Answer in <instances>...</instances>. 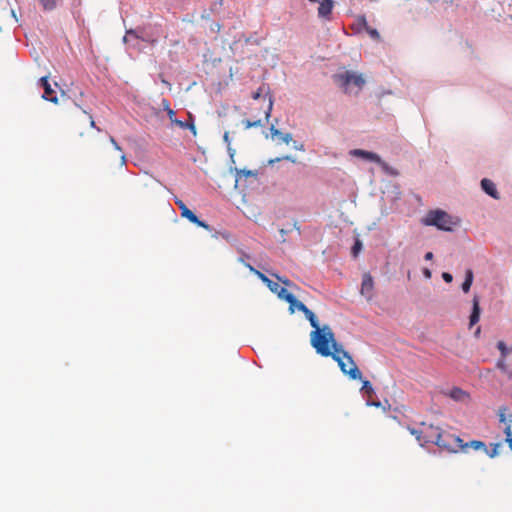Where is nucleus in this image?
I'll return each mask as SVG.
<instances>
[{
    "mask_svg": "<svg viewBox=\"0 0 512 512\" xmlns=\"http://www.w3.org/2000/svg\"><path fill=\"white\" fill-rule=\"evenodd\" d=\"M410 433L416 436V439L421 442V445L425 443H433L438 447L445 449L449 452L456 453V449L452 444V440L447 438L448 433H444L442 429L434 425L422 424L420 430L409 428Z\"/></svg>",
    "mask_w": 512,
    "mask_h": 512,
    "instance_id": "obj_1",
    "label": "nucleus"
},
{
    "mask_svg": "<svg viewBox=\"0 0 512 512\" xmlns=\"http://www.w3.org/2000/svg\"><path fill=\"white\" fill-rule=\"evenodd\" d=\"M312 347L323 357H331L342 345L337 343L334 332L328 325L313 330L310 334Z\"/></svg>",
    "mask_w": 512,
    "mask_h": 512,
    "instance_id": "obj_2",
    "label": "nucleus"
},
{
    "mask_svg": "<svg viewBox=\"0 0 512 512\" xmlns=\"http://www.w3.org/2000/svg\"><path fill=\"white\" fill-rule=\"evenodd\" d=\"M331 357L338 363V366L345 375H348L353 380L362 378V373L351 355L343 347L336 349V352H333Z\"/></svg>",
    "mask_w": 512,
    "mask_h": 512,
    "instance_id": "obj_3",
    "label": "nucleus"
},
{
    "mask_svg": "<svg viewBox=\"0 0 512 512\" xmlns=\"http://www.w3.org/2000/svg\"><path fill=\"white\" fill-rule=\"evenodd\" d=\"M335 78L346 93H352V86H355L357 88V91H359L365 84V80L361 75H358L350 71L337 74Z\"/></svg>",
    "mask_w": 512,
    "mask_h": 512,
    "instance_id": "obj_4",
    "label": "nucleus"
},
{
    "mask_svg": "<svg viewBox=\"0 0 512 512\" xmlns=\"http://www.w3.org/2000/svg\"><path fill=\"white\" fill-rule=\"evenodd\" d=\"M421 224H457V221L453 220L452 216L444 210L434 209L427 213L421 220Z\"/></svg>",
    "mask_w": 512,
    "mask_h": 512,
    "instance_id": "obj_5",
    "label": "nucleus"
},
{
    "mask_svg": "<svg viewBox=\"0 0 512 512\" xmlns=\"http://www.w3.org/2000/svg\"><path fill=\"white\" fill-rule=\"evenodd\" d=\"M447 438L451 439L453 442L456 452L459 450L466 453L468 452L469 448H472L474 450H483L486 451V445L483 441L480 440H472L470 442H464L463 439H461L459 436L455 435H448Z\"/></svg>",
    "mask_w": 512,
    "mask_h": 512,
    "instance_id": "obj_6",
    "label": "nucleus"
},
{
    "mask_svg": "<svg viewBox=\"0 0 512 512\" xmlns=\"http://www.w3.org/2000/svg\"><path fill=\"white\" fill-rule=\"evenodd\" d=\"M349 153L352 156L362 158V159H364L366 161H371V162H375V163L380 164L382 166V168L386 172L390 173L391 175H396L397 174L395 171L390 169L385 162H383L381 160V158H380V156L378 154H376L374 152H370V151H366V150H362V149H353Z\"/></svg>",
    "mask_w": 512,
    "mask_h": 512,
    "instance_id": "obj_7",
    "label": "nucleus"
},
{
    "mask_svg": "<svg viewBox=\"0 0 512 512\" xmlns=\"http://www.w3.org/2000/svg\"><path fill=\"white\" fill-rule=\"evenodd\" d=\"M267 286L273 293L277 294L280 299L292 305L295 303V296L281 287L277 282L271 280Z\"/></svg>",
    "mask_w": 512,
    "mask_h": 512,
    "instance_id": "obj_8",
    "label": "nucleus"
},
{
    "mask_svg": "<svg viewBox=\"0 0 512 512\" xmlns=\"http://www.w3.org/2000/svg\"><path fill=\"white\" fill-rule=\"evenodd\" d=\"M38 86L43 88L44 92L42 98L50 101L52 103H57L58 98L55 95V91L52 89L50 83L48 82V78L46 76L41 77L38 81Z\"/></svg>",
    "mask_w": 512,
    "mask_h": 512,
    "instance_id": "obj_9",
    "label": "nucleus"
},
{
    "mask_svg": "<svg viewBox=\"0 0 512 512\" xmlns=\"http://www.w3.org/2000/svg\"><path fill=\"white\" fill-rule=\"evenodd\" d=\"M311 2H319L318 16L324 20H330L333 1L332 0H310Z\"/></svg>",
    "mask_w": 512,
    "mask_h": 512,
    "instance_id": "obj_10",
    "label": "nucleus"
},
{
    "mask_svg": "<svg viewBox=\"0 0 512 512\" xmlns=\"http://www.w3.org/2000/svg\"><path fill=\"white\" fill-rule=\"evenodd\" d=\"M374 288L373 277L369 273H365L361 283V294L371 298Z\"/></svg>",
    "mask_w": 512,
    "mask_h": 512,
    "instance_id": "obj_11",
    "label": "nucleus"
},
{
    "mask_svg": "<svg viewBox=\"0 0 512 512\" xmlns=\"http://www.w3.org/2000/svg\"><path fill=\"white\" fill-rule=\"evenodd\" d=\"M480 301L479 297L475 295L472 300V312L469 318V327L474 326L480 319Z\"/></svg>",
    "mask_w": 512,
    "mask_h": 512,
    "instance_id": "obj_12",
    "label": "nucleus"
},
{
    "mask_svg": "<svg viewBox=\"0 0 512 512\" xmlns=\"http://www.w3.org/2000/svg\"><path fill=\"white\" fill-rule=\"evenodd\" d=\"M181 210V215L186 217L193 224H205L203 221H200L197 216L187 208V206L182 201L176 202Z\"/></svg>",
    "mask_w": 512,
    "mask_h": 512,
    "instance_id": "obj_13",
    "label": "nucleus"
},
{
    "mask_svg": "<svg viewBox=\"0 0 512 512\" xmlns=\"http://www.w3.org/2000/svg\"><path fill=\"white\" fill-rule=\"evenodd\" d=\"M358 26H359V29L358 31H360V29H364L371 38L375 39V40H379L380 38V35H379V32L377 31V29L375 28H372L368 25L366 19L364 16H362L359 21H358Z\"/></svg>",
    "mask_w": 512,
    "mask_h": 512,
    "instance_id": "obj_14",
    "label": "nucleus"
},
{
    "mask_svg": "<svg viewBox=\"0 0 512 512\" xmlns=\"http://www.w3.org/2000/svg\"><path fill=\"white\" fill-rule=\"evenodd\" d=\"M482 189L491 197L498 198L497 189L493 181L490 179L484 178L481 180Z\"/></svg>",
    "mask_w": 512,
    "mask_h": 512,
    "instance_id": "obj_15",
    "label": "nucleus"
},
{
    "mask_svg": "<svg viewBox=\"0 0 512 512\" xmlns=\"http://www.w3.org/2000/svg\"><path fill=\"white\" fill-rule=\"evenodd\" d=\"M449 396L453 400L460 402H464L469 398V394L467 392L457 387L451 389V391L449 392Z\"/></svg>",
    "mask_w": 512,
    "mask_h": 512,
    "instance_id": "obj_16",
    "label": "nucleus"
},
{
    "mask_svg": "<svg viewBox=\"0 0 512 512\" xmlns=\"http://www.w3.org/2000/svg\"><path fill=\"white\" fill-rule=\"evenodd\" d=\"M474 275L471 269H467L465 273V280L462 283V290L464 293H468L473 283Z\"/></svg>",
    "mask_w": 512,
    "mask_h": 512,
    "instance_id": "obj_17",
    "label": "nucleus"
},
{
    "mask_svg": "<svg viewBox=\"0 0 512 512\" xmlns=\"http://www.w3.org/2000/svg\"><path fill=\"white\" fill-rule=\"evenodd\" d=\"M239 261H241L252 273H254L256 276H258V278H260L266 285L269 284V282L271 280L265 274H263L262 272L258 271L257 269H255L250 264L245 263L242 258H240Z\"/></svg>",
    "mask_w": 512,
    "mask_h": 512,
    "instance_id": "obj_18",
    "label": "nucleus"
},
{
    "mask_svg": "<svg viewBox=\"0 0 512 512\" xmlns=\"http://www.w3.org/2000/svg\"><path fill=\"white\" fill-rule=\"evenodd\" d=\"M270 132L272 136H279L281 140L285 143H289L292 140V135L290 133L283 134L273 125L270 127Z\"/></svg>",
    "mask_w": 512,
    "mask_h": 512,
    "instance_id": "obj_19",
    "label": "nucleus"
},
{
    "mask_svg": "<svg viewBox=\"0 0 512 512\" xmlns=\"http://www.w3.org/2000/svg\"><path fill=\"white\" fill-rule=\"evenodd\" d=\"M504 433L506 435L505 442L509 445L510 449L512 450V416H510L508 423L506 424Z\"/></svg>",
    "mask_w": 512,
    "mask_h": 512,
    "instance_id": "obj_20",
    "label": "nucleus"
},
{
    "mask_svg": "<svg viewBox=\"0 0 512 512\" xmlns=\"http://www.w3.org/2000/svg\"><path fill=\"white\" fill-rule=\"evenodd\" d=\"M304 314L308 321L310 322V325L314 328V330L321 328L319 326V322L316 315L310 309H308Z\"/></svg>",
    "mask_w": 512,
    "mask_h": 512,
    "instance_id": "obj_21",
    "label": "nucleus"
},
{
    "mask_svg": "<svg viewBox=\"0 0 512 512\" xmlns=\"http://www.w3.org/2000/svg\"><path fill=\"white\" fill-rule=\"evenodd\" d=\"M59 1L60 0H39L42 8L45 11H52V10H54L57 7Z\"/></svg>",
    "mask_w": 512,
    "mask_h": 512,
    "instance_id": "obj_22",
    "label": "nucleus"
},
{
    "mask_svg": "<svg viewBox=\"0 0 512 512\" xmlns=\"http://www.w3.org/2000/svg\"><path fill=\"white\" fill-rule=\"evenodd\" d=\"M492 448L491 450H488L486 448V451H484L490 458H494L496 457L498 454H499V450L500 448L503 447V443L502 442H498V443H495V444H492L491 445Z\"/></svg>",
    "mask_w": 512,
    "mask_h": 512,
    "instance_id": "obj_23",
    "label": "nucleus"
},
{
    "mask_svg": "<svg viewBox=\"0 0 512 512\" xmlns=\"http://www.w3.org/2000/svg\"><path fill=\"white\" fill-rule=\"evenodd\" d=\"M289 309H290L291 313H293L295 311V309L305 313L309 308L305 304H303L302 302L298 301L295 298V303L293 305L289 304Z\"/></svg>",
    "mask_w": 512,
    "mask_h": 512,
    "instance_id": "obj_24",
    "label": "nucleus"
},
{
    "mask_svg": "<svg viewBox=\"0 0 512 512\" xmlns=\"http://www.w3.org/2000/svg\"><path fill=\"white\" fill-rule=\"evenodd\" d=\"M362 250V242L361 240L358 238V236L355 238V242H354V245L352 246L351 248V254L354 258L358 257L359 253L361 252Z\"/></svg>",
    "mask_w": 512,
    "mask_h": 512,
    "instance_id": "obj_25",
    "label": "nucleus"
},
{
    "mask_svg": "<svg viewBox=\"0 0 512 512\" xmlns=\"http://www.w3.org/2000/svg\"><path fill=\"white\" fill-rule=\"evenodd\" d=\"M497 348L499 349V351L501 352V357L502 358H506L507 355L509 354V350L506 346V344L503 342V341H499L497 343Z\"/></svg>",
    "mask_w": 512,
    "mask_h": 512,
    "instance_id": "obj_26",
    "label": "nucleus"
},
{
    "mask_svg": "<svg viewBox=\"0 0 512 512\" xmlns=\"http://www.w3.org/2000/svg\"><path fill=\"white\" fill-rule=\"evenodd\" d=\"M362 390H364L369 396L374 393V389L368 380L363 381Z\"/></svg>",
    "mask_w": 512,
    "mask_h": 512,
    "instance_id": "obj_27",
    "label": "nucleus"
},
{
    "mask_svg": "<svg viewBox=\"0 0 512 512\" xmlns=\"http://www.w3.org/2000/svg\"><path fill=\"white\" fill-rule=\"evenodd\" d=\"M177 124L182 128H189L194 134L196 133L193 121H191V122L177 121Z\"/></svg>",
    "mask_w": 512,
    "mask_h": 512,
    "instance_id": "obj_28",
    "label": "nucleus"
},
{
    "mask_svg": "<svg viewBox=\"0 0 512 512\" xmlns=\"http://www.w3.org/2000/svg\"><path fill=\"white\" fill-rule=\"evenodd\" d=\"M243 124L246 129H250L252 127L261 126V120H256V121L245 120V121H243Z\"/></svg>",
    "mask_w": 512,
    "mask_h": 512,
    "instance_id": "obj_29",
    "label": "nucleus"
},
{
    "mask_svg": "<svg viewBox=\"0 0 512 512\" xmlns=\"http://www.w3.org/2000/svg\"><path fill=\"white\" fill-rule=\"evenodd\" d=\"M264 91H265V86L263 85V86L259 87L256 92H254L252 94V98L255 100L259 99L261 97L262 93H264Z\"/></svg>",
    "mask_w": 512,
    "mask_h": 512,
    "instance_id": "obj_30",
    "label": "nucleus"
},
{
    "mask_svg": "<svg viewBox=\"0 0 512 512\" xmlns=\"http://www.w3.org/2000/svg\"><path fill=\"white\" fill-rule=\"evenodd\" d=\"M272 108H273V99H272V97L270 96V97H269V104H268V107H267V111L265 112L266 118H269V117H270V115H271V111H272Z\"/></svg>",
    "mask_w": 512,
    "mask_h": 512,
    "instance_id": "obj_31",
    "label": "nucleus"
},
{
    "mask_svg": "<svg viewBox=\"0 0 512 512\" xmlns=\"http://www.w3.org/2000/svg\"><path fill=\"white\" fill-rule=\"evenodd\" d=\"M442 278L447 283H451L452 280H453V276L450 273H448V272H443L442 273Z\"/></svg>",
    "mask_w": 512,
    "mask_h": 512,
    "instance_id": "obj_32",
    "label": "nucleus"
},
{
    "mask_svg": "<svg viewBox=\"0 0 512 512\" xmlns=\"http://www.w3.org/2000/svg\"><path fill=\"white\" fill-rule=\"evenodd\" d=\"M497 367H498L499 369H501L502 371H505V370H506L505 358H501V359L497 362Z\"/></svg>",
    "mask_w": 512,
    "mask_h": 512,
    "instance_id": "obj_33",
    "label": "nucleus"
},
{
    "mask_svg": "<svg viewBox=\"0 0 512 512\" xmlns=\"http://www.w3.org/2000/svg\"><path fill=\"white\" fill-rule=\"evenodd\" d=\"M90 117V127L96 129L98 132H101V129L96 125L93 117L91 115H89Z\"/></svg>",
    "mask_w": 512,
    "mask_h": 512,
    "instance_id": "obj_34",
    "label": "nucleus"
},
{
    "mask_svg": "<svg viewBox=\"0 0 512 512\" xmlns=\"http://www.w3.org/2000/svg\"><path fill=\"white\" fill-rule=\"evenodd\" d=\"M109 140H110L111 144L115 147V149L121 150V147L118 145L117 141L115 140V138L113 136H110Z\"/></svg>",
    "mask_w": 512,
    "mask_h": 512,
    "instance_id": "obj_35",
    "label": "nucleus"
},
{
    "mask_svg": "<svg viewBox=\"0 0 512 512\" xmlns=\"http://www.w3.org/2000/svg\"><path fill=\"white\" fill-rule=\"evenodd\" d=\"M223 140L224 142L227 144V146H231V140H230V137H229V133L228 132H225L224 135H223Z\"/></svg>",
    "mask_w": 512,
    "mask_h": 512,
    "instance_id": "obj_36",
    "label": "nucleus"
},
{
    "mask_svg": "<svg viewBox=\"0 0 512 512\" xmlns=\"http://www.w3.org/2000/svg\"><path fill=\"white\" fill-rule=\"evenodd\" d=\"M291 231H292L291 228L290 229H284V228L280 229V234L282 236V239H281L282 242L285 241L284 235H286L287 233H289Z\"/></svg>",
    "mask_w": 512,
    "mask_h": 512,
    "instance_id": "obj_37",
    "label": "nucleus"
},
{
    "mask_svg": "<svg viewBox=\"0 0 512 512\" xmlns=\"http://www.w3.org/2000/svg\"><path fill=\"white\" fill-rule=\"evenodd\" d=\"M422 272H423V275L425 276V278H427V279H430V278H431V276H432V272H431V270H430V269H428V268H424V269L422 270Z\"/></svg>",
    "mask_w": 512,
    "mask_h": 512,
    "instance_id": "obj_38",
    "label": "nucleus"
},
{
    "mask_svg": "<svg viewBox=\"0 0 512 512\" xmlns=\"http://www.w3.org/2000/svg\"><path fill=\"white\" fill-rule=\"evenodd\" d=\"M227 151H228L230 158L233 160V158L235 156V150L231 146H227Z\"/></svg>",
    "mask_w": 512,
    "mask_h": 512,
    "instance_id": "obj_39",
    "label": "nucleus"
},
{
    "mask_svg": "<svg viewBox=\"0 0 512 512\" xmlns=\"http://www.w3.org/2000/svg\"><path fill=\"white\" fill-rule=\"evenodd\" d=\"M276 277H277V279H278L279 281H281L283 284H285V285H287V286H290V285H291V281H290V280H288V279H282V278H280V277H278V276H276Z\"/></svg>",
    "mask_w": 512,
    "mask_h": 512,
    "instance_id": "obj_40",
    "label": "nucleus"
},
{
    "mask_svg": "<svg viewBox=\"0 0 512 512\" xmlns=\"http://www.w3.org/2000/svg\"><path fill=\"white\" fill-rule=\"evenodd\" d=\"M437 228L440 229V230H444V231H452V227L451 226L441 225V226H437Z\"/></svg>",
    "mask_w": 512,
    "mask_h": 512,
    "instance_id": "obj_41",
    "label": "nucleus"
},
{
    "mask_svg": "<svg viewBox=\"0 0 512 512\" xmlns=\"http://www.w3.org/2000/svg\"><path fill=\"white\" fill-rule=\"evenodd\" d=\"M425 260H432L433 258V253L432 252H427L424 256Z\"/></svg>",
    "mask_w": 512,
    "mask_h": 512,
    "instance_id": "obj_42",
    "label": "nucleus"
},
{
    "mask_svg": "<svg viewBox=\"0 0 512 512\" xmlns=\"http://www.w3.org/2000/svg\"><path fill=\"white\" fill-rule=\"evenodd\" d=\"M295 148L297 150L303 151L304 150V145L303 144H297V145H295Z\"/></svg>",
    "mask_w": 512,
    "mask_h": 512,
    "instance_id": "obj_43",
    "label": "nucleus"
},
{
    "mask_svg": "<svg viewBox=\"0 0 512 512\" xmlns=\"http://www.w3.org/2000/svg\"><path fill=\"white\" fill-rule=\"evenodd\" d=\"M134 36L132 31L127 32V35L124 37V40L126 41L128 37Z\"/></svg>",
    "mask_w": 512,
    "mask_h": 512,
    "instance_id": "obj_44",
    "label": "nucleus"
},
{
    "mask_svg": "<svg viewBox=\"0 0 512 512\" xmlns=\"http://www.w3.org/2000/svg\"><path fill=\"white\" fill-rule=\"evenodd\" d=\"M168 115L170 118H172V115H174V111L172 109L168 110Z\"/></svg>",
    "mask_w": 512,
    "mask_h": 512,
    "instance_id": "obj_45",
    "label": "nucleus"
},
{
    "mask_svg": "<svg viewBox=\"0 0 512 512\" xmlns=\"http://www.w3.org/2000/svg\"><path fill=\"white\" fill-rule=\"evenodd\" d=\"M480 331H481V329H480V327H478V328L476 329L475 335H476V336H478V335L480 334Z\"/></svg>",
    "mask_w": 512,
    "mask_h": 512,
    "instance_id": "obj_46",
    "label": "nucleus"
},
{
    "mask_svg": "<svg viewBox=\"0 0 512 512\" xmlns=\"http://www.w3.org/2000/svg\"><path fill=\"white\" fill-rule=\"evenodd\" d=\"M121 159H122V163L125 164V162H126L125 155H122Z\"/></svg>",
    "mask_w": 512,
    "mask_h": 512,
    "instance_id": "obj_47",
    "label": "nucleus"
},
{
    "mask_svg": "<svg viewBox=\"0 0 512 512\" xmlns=\"http://www.w3.org/2000/svg\"><path fill=\"white\" fill-rule=\"evenodd\" d=\"M500 420H501L502 422H505V417H504V415H501Z\"/></svg>",
    "mask_w": 512,
    "mask_h": 512,
    "instance_id": "obj_48",
    "label": "nucleus"
}]
</instances>
